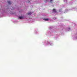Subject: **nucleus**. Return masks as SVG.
Instances as JSON below:
<instances>
[{
    "mask_svg": "<svg viewBox=\"0 0 77 77\" xmlns=\"http://www.w3.org/2000/svg\"><path fill=\"white\" fill-rule=\"evenodd\" d=\"M44 20L45 21H48V19H44Z\"/></svg>",
    "mask_w": 77,
    "mask_h": 77,
    "instance_id": "obj_5",
    "label": "nucleus"
},
{
    "mask_svg": "<svg viewBox=\"0 0 77 77\" xmlns=\"http://www.w3.org/2000/svg\"><path fill=\"white\" fill-rule=\"evenodd\" d=\"M19 19H23L24 17L23 16H20L19 17Z\"/></svg>",
    "mask_w": 77,
    "mask_h": 77,
    "instance_id": "obj_1",
    "label": "nucleus"
},
{
    "mask_svg": "<svg viewBox=\"0 0 77 77\" xmlns=\"http://www.w3.org/2000/svg\"><path fill=\"white\" fill-rule=\"evenodd\" d=\"M50 2L51 3V2H53V0H51Z\"/></svg>",
    "mask_w": 77,
    "mask_h": 77,
    "instance_id": "obj_7",
    "label": "nucleus"
},
{
    "mask_svg": "<svg viewBox=\"0 0 77 77\" xmlns=\"http://www.w3.org/2000/svg\"><path fill=\"white\" fill-rule=\"evenodd\" d=\"M52 11L54 13H56V12H57V11H56V9H53V10Z\"/></svg>",
    "mask_w": 77,
    "mask_h": 77,
    "instance_id": "obj_2",
    "label": "nucleus"
},
{
    "mask_svg": "<svg viewBox=\"0 0 77 77\" xmlns=\"http://www.w3.org/2000/svg\"><path fill=\"white\" fill-rule=\"evenodd\" d=\"M7 2L10 5H11V2L9 1H7Z\"/></svg>",
    "mask_w": 77,
    "mask_h": 77,
    "instance_id": "obj_3",
    "label": "nucleus"
},
{
    "mask_svg": "<svg viewBox=\"0 0 77 77\" xmlns=\"http://www.w3.org/2000/svg\"><path fill=\"white\" fill-rule=\"evenodd\" d=\"M2 11L3 12H5V9H3V10H2Z\"/></svg>",
    "mask_w": 77,
    "mask_h": 77,
    "instance_id": "obj_6",
    "label": "nucleus"
},
{
    "mask_svg": "<svg viewBox=\"0 0 77 77\" xmlns=\"http://www.w3.org/2000/svg\"><path fill=\"white\" fill-rule=\"evenodd\" d=\"M32 13L31 12H28L27 13L28 15H30L31 14H32Z\"/></svg>",
    "mask_w": 77,
    "mask_h": 77,
    "instance_id": "obj_4",
    "label": "nucleus"
}]
</instances>
